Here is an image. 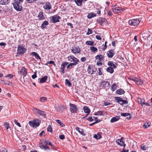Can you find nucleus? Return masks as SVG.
Segmentation results:
<instances>
[{"label":"nucleus","mask_w":152,"mask_h":152,"mask_svg":"<svg viewBox=\"0 0 152 152\" xmlns=\"http://www.w3.org/2000/svg\"><path fill=\"white\" fill-rule=\"evenodd\" d=\"M23 0H14L13 6L14 8L17 11H20L23 9L21 4L23 2Z\"/></svg>","instance_id":"nucleus-1"},{"label":"nucleus","mask_w":152,"mask_h":152,"mask_svg":"<svg viewBox=\"0 0 152 152\" xmlns=\"http://www.w3.org/2000/svg\"><path fill=\"white\" fill-rule=\"evenodd\" d=\"M67 58L68 61L72 64H73V65L74 66H76L80 62L79 60L73 55L69 56L67 57Z\"/></svg>","instance_id":"nucleus-2"},{"label":"nucleus","mask_w":152,"mask_h":152,"mask_svg":"<svg viewBox=\"0 0 152 152\" xmlns=\"http://www.w3.org/2000/svg\"><path fill=\"white\" fill-rule=\"evenodd\" d=\"M40 122L41 121L39 119H34L29 121L28 124L31 126L33 128H36L39 126Z\"/></svg>","instance_id":"nucleus-3"},{"label":"nucleus","mask_w":152,"mask_h":152,"mask_svg":"<svg viewBox=\"0 0 152 152\" xmlns=\"http://www.w3.org/2000/svg\"><path fill=\"white\" fill-rule=\"evenodd\" d=\"M26 49L24 48L22 45H18L17 49V54L20 55L21 56L25 53Z\"/></svg>","instance_id":"nucleus-4"},{"label":"nucleus","mask_w":152,"mask_h":152,"mask_svg":"<svg viewBox=\"0 0 152 152\" xmlns=\"http://www.w3.org/2000/svg\"><path fill=\"white\" fill-rule=\"evenodd\" d=\"M140 22L139 19H132L129 20V23L132 26H136L138 25Z\"/></svg>","instance_id":"nucleus-5"},{"label":"nucleus","mask_w":152,"mask_h":152,"mask_svg":"<svg viewBox=\"0 0 152 152\" xmlns=\"http://www.w3.org/2000/svg\"><path fill=\"white\" fill-rule=\"evenodd\" d=\"M112 10L113 12L115 14H119L122 13L124 10V9L120 7H112Z\"/></svg>","instance_id":"nucleus-6"},{"label":"nucleus","mask_w":152,"mask_h":152,"mask_svg":"<svg viewBox=\"0 0 152 152\" xmlns=\"http://www.w3.org/2000/svg\"><path fill=\"white\" fill-rule=\"evenodd\" d=\"M115 99L116 102L119 103L121 105H123L124 104L128 103V101L122 99V98L119 97H115Z\"/></svg>","instance_id":"nucleus-7"},{"label":"nucleus","mask_w":152,"mask_h":152,"mask_svg":"<svg viewBox=\"0 0 152 152\" xmlns=\"http://www.w3.org/2000/svg\"><path fill=\"white\" fill-rule=\"evenodd\" d=\"M69 106L70 107V110L71 113H77L78 109L75 104L70 103Z\"/></svg>","instance_id":"nucleus-8"},{"label":"nucleus","mask_w":152,"mask_h":152,"mask_svg":"<svg viewBox=\"0 0 152 152\" xmlns=\"http://www.w3.org/2000/svg\"><path fill=\"white\" fill-rule=\"evenodd\" d=\"M71 52L74 54L80 53L81 51L80 48L79 46L72 47Z\"/></svg>","instance_id":"nucleus-9"},{"label":"nucleus","mask_w":152,"mask_h":152,"mask_svg":"<svg viewBox=\"0 0 152 152\" xmlns=\"http://www.w3.org/2000/svg\"><path fill=\"white\" fill-rule=\"evenodd\" d=\"M131 80H133L137 85H142L143 84V81L140 78H130Z\"/></svg>","instance_id":"nucleus-10"},{"label":"nucleus","mask_w":152,"mask_h":152,"mask_svg":"<svg viewBox=\"0 0 152 152\" xmlns=\"http://www.w3.org/2000/svg\"><path fill=\"white\" fill-rule=\"evenodd\" d=\"M60 18V17L58 15H55L51 18V22L53 23L58 22L59 21V19Z\"/></svg>","instance_id":"nucleus-11"},{"label":"nucleus","mask_w":152,"mask_h":152,"mask_svg":"<svg viewBox=\"0 0 152 152\" xmlns=\"http://www.w3.org/2000/svg\"><path fill=\"white\" fill-rule=\"evenodd\" d=\"M100 85L102 87L105 88H109L110 85L109 82L104 81H102L100 83Z\"/></svg>","instance_id":"nucleus-12"},{"label":"nucleus","mask_w":152,"mask_h":152,"mask_svg":"<svg viewBox=\"0 0 152 152\" xmlns=\"http://www.w3.org/2000/svg\"><path fill=\"white\" fill-rule=\"evenodd\" d=\"M106 21V19L105 18L101 17L99 18L97 20V23L102 26H103L105 23Z\"/></svg>","instance_id":"nucleus-13"},{"label":"nucleus","mask_w":152,"mask_h":152,"mask_svg":"<svg viewBox=\"0 0 152 152\" xmlns=\"http://www.w3.org/2000/svg\"><path fill=\"white\" fill-rule=\"evenodd\" d=\"M20 73L23 75V77H25L27 74V69L23 67H22L20 71Z\"/></svg>","instance_id":"nucleus-14"},{"label":"nucleus","mask_w":152,"mask_h":152,"mask_svg":"<svg viewBox=\"0 0 152 152\" xmlns=\"http://www.w3.org/2000/svg\"><path fill=\"white\" fill-rule=\"evenodd\" d=\"M55 108L56 110L58 112H60L64 110L65 108V107L62 105L60 106L59 104H57L55 105Z\"/></svg>","instance_id":"nucleus-15"},{"label":"nucleus","mask_w":152,"mask_h":152,"mask_svg":"<svg viewBox=\"0 0 152 152\" xmlns=\"http://www.w3.org/2000/svg\"><path fill=\"white\" fill-rule=\"evenodd\" d=\"M116 142L118 145L121 146H125L126 144L124 143V142L123 141L122 137H121L120 140L118 139L116 140Z\"/></svg>","instance_id":"nucleus-16"},{"label":"nucleus","mask_w":152,"mask_h":152,"mask_svg":"<svg viewBox=\"0 0 152 152\" xmlns=\"http://www.w3.org/2000/svg\"><path fill=\"white\" fill-rule=\"evenodd\" d=\"M69 63L68 62H65L62 63L61 65V72L63 73H65V66L66 65Z\"/></svg>","instance_id":"nucleus-17"},{"label":"nucleus","mask_w":152,"mask_h":152,"mask_svg":"<svg viewBox=\"0 0 152 152\" xmlns=\"http://www.w3.org/2000/svg\"><path fill=\"white\" fill-rule=\"evenodd\" d=\"M38 17L39 19L40 20H43L45 19L44 15V13L42 11H40L39 12L38 15Z\"/></svg>","instance_id":"nucleus-18"},{"label":"nucleus","mask_w":152,"mask_h":152,"mask_svg":"<svg viewBox=\"0 0 152 152\" xmlns=\"http://www.w3.org/2000/svg\"><path fill=\"white\" fill-rule=\"evenodd\" d=\"M113 50H109L107 53V55L108 57L109 58H112L114 55V53L113 52Z\"/></svg>","instance_id":"nucleus-19"},{"label":"nucleus","mask_w":152,"mask_h":152,"mask_svg":"<svg viewBox=\"0 0 152 152\" xmlns=\"http://www.w3.org/2000/svg\"><path fill=\"white\" fill-rule=\"evenodd\" d=\"M121 116L124 117H126L129 116V117H127L126 118L127 119L129 120L131 118L132 116L131 115V114L130 113H121Z\"/></svg>","instance_id":"nucleus-20"},{"label":"nucleus","mask_w":152,"mask_h":152,"mask_svg":"<svg viewBox=\"0 0 152 152\" xmlns=\"http://www.w3.org/2000/svg\"><path fill=\"white\" fill-rule=\"evenodd\" d=\"M75 129L81 134L83 136L85 135L86 134L84 132L83 130V129H81L79 127H76L75 128Z\"/></svg>","instance_id":"nucleus-21"},{"label":"nucleus","mask_w":152,"mask_h":152,"mask_svg":"<svg viewBox=\"0 0 152 152\" xmlns=\"http://www.w3.org/2000/svg\"><path fill=\"white\" fill-rule=\"evenodd\" d=\"M51 5L49 2H47L45 6L43 7V8L45 10H50L51 8Z\"/></svg>","instance_id":"nucleus-22"},{"label":"nucleus","mask_w":152,"mask_h":152,"mask_svg":"<svg viewBox=\"0 0 152 152\" xmlns=\"http://www.w3.org/2000/svg\"><path fill=\"white\" fill-rule=\"evenodd\" d=\"M120 118V117L118 116H116L115 117H113L111 119L110 122L111 123H113L116 122L119 120Z\"/></svg>","instance_id":"nucleus-23"},{"label":"nucleus","mask_w":152,"mask_h":152,"mask_svg":"<svg viewBox=\"0 0 152 152\" xmlns=\"http://www.w3.org/2000/svg\"><path fill=\"white\" fill-rule=\"evenodd\" d=\"M87 71L88 72V73L89 74L92 75L93 73L94 72L93 70V67H92L90 65H89L88 67V69Z\"/></svg>","instance_id":"nucleus-24"},{"label":"nucleus","mask_w":152,"mask_h":152,"mask_svg":"<svg viewBox=\"0 0 152 152\" xmlns=\"http://www.w3.org/2000/svg\"><path fill=\"white\" fill-rule=\"evenodd\" d=\"M104 56L102 55H98L95 56L96 60H98L99 61H102L103 59Z\"/></svg>","instance_id":"nucleus-25"},{"label":"nucleus","mask_w":152,"mask_h":152,"mask_svg":"<svg viewBox=\"0 0 152 152\" xmlns=\"http://www.w3.org/2000/svg\"><path fill=\"white\" fill-rule=\"evenodd\" d=\"M96 16V14L93 12H91L88 13L87 15V18L88 19H91L93 17Z\"/></svg>","instance_id":"nucleus-26"},{"label":"nucleus","mask_w":152,"mask_h":152,"mask_svg":"<svg viewBox=\"0 0 152 152\" xmlns=\"http://www.w3.org/2000/svg\"><path fill=\"white\" fill-rule=\"evenodd\" d=\"M48 22L46 21H44L42 23L41 28L42 29L45 28H46V26L48 24Z\"/></svg>","instance_id":"nucleus-27"},{"label":"nucleus","mask_w":152,"mask_h":152,"mask_svg":"<svg viewBox=\"0 0 152 152\" xmlns=\"http://www.w3.org/2000/svg\"><path fill=\"white\" fill-rule=\"evenodd\" d=\"M124 91L121 88L117 90L116 91V94L119 95H122L124 94Z\"/></svg>","instance_id":"nucleus-28"},{"label":"nucleus","mask_w":152,"mask_h":152,"mask_svg":"<svg viewBox=\"0 0 152 152\" xmlns=\"http://www.w3.org/2000/svg\"><path fill=\"white\" fill-rule=\"evenodd\" d=\"M32 56H35V57H37L38 59L40 60H41V58L40 57L39 54L35 52H32L31 53Z\"/></svg>","instance_id":"nucleus-29"},{"label":"nucleus","mask_w":152,"mask_h":152,"mask_svg":"<svg viewBox=\"0 0 152 152\" xmlns=\"http://www.w3.org/2000/svg\"><path fill=\"white\" fill-rule=\"evenodd\" d=\"M83 110L85 113H90L91 112L90 110L88 107L85 106L83 108Z\"/></svg>","instance_id":"nucleus-30"},{"label":"nucleus","mask_w":152,"mask_h":152,"mask_svg":"<svg viewBox=\"0 0 152 152\" xmlns=\"http://www.w3.org/2000/svg\"><path fill=\"white\" fill-rule=\"evenodd\" d=\"M9 3L8 0H0V4L2 5H6Z\"/></svg>","instance_id":"nucleus-31"},{"label":"nucleus","mask_w":152,"mask_h":152,"mask_svg":"<svg viewBox=\"0 0 152 152\" xmlns=\"http://www.w3.org/2000/svg\"><path fill=\"white\" fill-rule=\"evenodd\" d=\"M47 78L48 77L46 76L41 78L40 79V83H42L45 82L47 80Z\"/></svg>","instance_id":"nucleus-32"},{"label":"nucleus","mask_w":152,"mask_h":152,"mask_svg":"<svg viewBox=\"0 0 152 152\" xmlns=\"http://www.w3.org/2000/svg\"><path fill=\"white\" fill-rule=\"evenodd\" d=\"M106 71L112 74L114 72V69L111 66L108 67L106 69Z\"/></svg>","instance_id":"nucleus-33"},{"label":"nucleus","mask_w":152,"mask_h":152,"mask_svg":"<svg viewBox=\"0 0 152 152\" xmlns=\"http://www.w3.org/2000/svg\"><path fill=\"white\" fill-rule=\"evenodd\" d=\"M117 88V85L115 83H114L112 86H111V90L113 91L115 90Z\"/></svg>","instance_id":"nucleus-34"},{"label":"nucleus","mask_w":152,"mask_h":152,"mask_svg":"<svg viewBox=\"0 0 152 152\" xmlns=\"http://www.w3.org/2000/svg\"><path fill=\"white\" fill-rule=\"evenodd\" d=\"M77 5L79 6H81L82 4V0H74Z\"/></svg>","instance_id":"nucleus-35"},{"label":"nucleus","mask_w":152,"mask_h":152,"mask_svg":"<svg viewBox=\"0 0 152 152\" xmlns=\"http://www.w3.org/2000/svg\"><path fill=\"white\" fill-rule=\"evenodd\" d=\"M38 114L44 117H45V112L44 111H42L40 110L38 112Z\"/></svg>","instance_id":"nucleus-36"},{"label":"nucleus","mask_w":152,"mask_h":152,"mask_svg":"<svg viewBox=\"0 0 152 152\" xmlns=\"http://www.w3.org/2000/svg\"><path fill=\"white\" fill-rule=\"evenodd\" d=\"M139 103L142 106H143V103L145 102L144 99L141 98H138V100Z\"/></svg>","instance_id":"nucleus-37"},{"label":"nucleus","mask_w":152,"mask_h":152,"mask_svg":"<svg viewBox=\"0 0 152 152\" xmlns=\"http://www.w3.org/2000/svg\"><path fill=\"white\" fill-rule=\"evenodd\" d=\"M90 49L91 51L93 52H96L98 51L97 49L94 46L91 47Z\"/></svg>","instance_id":"nucleus-38"},{"label":"nucleus","mask_w":152,"mask_h":152,"mask_svg":"<svg viewBox=\"0 0 152 152\" xmlns=\"http://www.w3.org/2000/svg\"><path fill=\"white\" fill-rule=\"evenodd\" d=\"M94 115H104V114H103V111H99L95 113Z\"/></svg>","instance_id":"nucleus-39"},{"label":"nucleus","mask_w":152,"mask_h":152,"mask_svg":"<svg viewBox=\"0 0 152 152\" xmlns=\"http://www.w3.org/2000/svg\"><path fill=\"white\" fill-rule=\"evenodd\" d=\"M94 137L98 140L101 139L102 138V136L99 134H95Z\"/></svg>","instance_id":"nucleus-40"},{"label":"nucleus","mask_w":152,"mask_h":152,"mask_svg":"<svg viewBox=\"0 0 152 152\" xmlns=\"http://www.w3.org/2000/svg\"><path fill=\"white\" fill-rule=\"evenodd\" d=\"M151 125L150 123H146L143 125L144 128L146 129L149 127Z\"/></svg>","instance_id":"nucleus-41"},{"label":"nucleus","mask_w":152,"mask_h":152,"mask_svg":"<svg viewBox=\"0 0 152 152\" xmlns=\"http://www.w3.org/2000/svg\"><path fill=\"white\" fill-rule=\"evenodd\" d=\"M86 44L88 45L93 46L94 45V42L92 41H87L86 42Z\"/></svg>","instance_id":"nucleus-42"},{"label":"nucleus","mask_w":152,"mask_h":152,"mask_svg":"<svg viewBox=\"0 0 152 152\" xmlns=\"http://www.w3.org/2000/svg\"><path fill=\"white\" fill-rule=\"evenodd\" d=\"M56 122L57 123L60 124V126L62 127H64L65 126V125L61 122L59 120H56Z\"/></svg>","instance_id":"nucleus-43"},{"label":"nucleus","mask_w":152,"mask_h":152,"mask_svg":"<svg viewBox=\"0 0 152 152\" xmlns=\"http://www.w3.org/2000/svg\"><path fill=\"white\" fill-rule=\"evenodd\" d=\"M65 83L68 86H71L72 85V84L70 83L69 80L68 79L65 80Z\"/></svg>","instance_id":"nucleus-44"},{"label":"nucleus","mask_w":152,"mask_h":152,"mask_svg":"<svg viewBox=\"0 0 152 152\" xmlns=\"http://www.w3.org/2000/svg\"><path fill=\"white\" fill-rule=\"evenodd\" d=\"M40 110H39L38 108H33V111L34 113L37 114H38V112Z\"/></svg>","instance_id":"nucleus-45"},{"label":"nucleus","mask_w":152,"mask_h":152,"mask_svg":"<svg viewBox=\"0 0 152 152\" xmlns=\"http://www.w3.org/2000/svg\"><path fill=\"white\" fill-rule=\"evenodd\" d=\"M44 142L46 143L47 144H48L50 145L52 147H54V145L53 144H52L51 142H49L48 141L45 140Z\"/></svg>","instance_id":"nucleus-46"},{"label":"nucleus","mask_w":152,"mask_h":152,"mask_svg":"<svg viewBox=\"0 0 152 152\" xmlns=\"http://www.w3.org/2000/svg\"><path fill=\"white\" fill-rule=\"evenodd\" d=\"M93 33L92 31L90 28H88V32L86 33V35H89L91 34H92Z\"/></svg>","instance_id":"nucleus-47"},{"label":"nucleus","mask_w":152,"mask_h":152,"mask_svg":"<svg viewBox=\"0 0 152 152\" xmlns=\"http://www.w3.org/2000/svg\"><path fill=\"white\" fill-rule=\"evenodd\" d=\"M141 148L143 150H146L147 149V148L146 146L144 145L143 144L141 145Z\"/></svg>","instance_id":"nucleus-48"},{"label":"nucleus","mask_w":152,"mask_h":152,"mask_svg":"<svg viewBox=\"0 0 152 152\" xmlns=\"http://www.w3.org/2000/svg\"><path fill=\"white\" fill-rule=\"evenodd\" d=\"M102 68H99L98 69V75H101L102 74Z\"/></svg>","instance_id":"nucleus-49"},{"label":"nucleus","mask_w":152,"mask_h":152,"mask_svg":"<svg viewBox=\"0 0 152 152\" xmlns=\"http://www.w3.org/2000/svg\"><path fill=\"white\" fill-rule=\"evenodd\" d=\"M47 131L48 132H52L53 131L52 128L49 125L47 129Z\"/></svg>","instance_id":"nucleus-50"},{"label":"nucleus","mask_w":152,"mask_h":152,"mask_svg":"<svg viewBox=\"0 0 152 152\" xmlns=\"http://www.w3.org/2000/svg\"><path fill=\"white\" fill-rule=\"evenodd\" d=\"M41 148L42 149H43L45 150L46 151L48 150L49 151H50V149L49 147L45 145L43 147H41Z\"/></svg>","instance_id":"nucleus-51"},{"label":"nucleus","mask_w":152,"mask_h":152,"mask_svg":"<svg viewBox=\"0 0 152 152\" xmlns=\"http://www.w3.org/2000/svg\"><path fill=\"white\" fill-rule=\"evenodd\" d=\"M73 64H72V63H69L67 66V68L69 69V68H71V67H73V66H74L73 65Z\"/></svg>","instance_id":"nucleus-52"},{"label":"nucleus","mask_w":152,"mask_h":152,"mask_svg":"<svg viewBox=\"0 0 152 152\" xmlns=\"http://www.w3.org/2000/svg\"><path fill=\"white\" fill-rule=\"evenodd\" d=\"M100 120L99 119V120H97L96 121H95V122H94L91 124H90L89 125L90 126H92L94 125L95 124H96V123H99V122H100Z\"/></svg>","instance_id":"nucleus-53"},{"label":"nucleus","mask_w":152,"mask_h":152,"mask_svg":"<svg viewBox=\"0 0 152 152\" xmlns=\"http://www.w3.org/2000/svg\"><path fill=\"white\" fill-rule=\"evenodd\" d=\"M46 98L44 97H41L40 98V100L41 102H44L46 101Z\"/></svg>","instance_id":"nucleus-54"},{"label":"nucleus","mask_w":152,"mask_h":152,"mask_svg":"<svg viewBox=\"0 0 152 152\" xmlns=\"http://www.w3.org/2000/svg\"><path fill=\"white\" fill-rule=\"evenodd\" d=\"M114 63L113 61H109L108 62L107 65L110 66H112L113 64H114Z\"/></svg>","instance_id":"nucleus-55"},{"label":"nucleus","mask_w":152,"mask_h":152,"mask_svg":"<svg viewBox=\"0 0 152 152\" xmlns=\"http://www.w3.org/2000/svg\"><path fill=\"white\" fill-rule=\"evenodd\" d=\"M37 72L36 71L35 72L34 74L32 75V77L33 79H34L37 77Z\"/></svg>","instance_id":"nucleus-56"},{"label":"nucleus","mask_w":152,"mask_h":152,"mask_svg":"<svg viewBox=\"0 0 152 152\" xmlns=\"http://www.w3.org/2000/svg\"><path fill=\"white\" fill-rule=\"evenodd\" d=\"M15 123L16 124L17 126H18L19 127H21V125L20 123L17 122V121L15 120L14 121Z\"/></svg>","instance_id":"nucleus-57"},{"label":"nucleus","mask_w":152,"mask_h":152,"mask_svg":"<svg viewBox=\"0 0 152 152\" xmlns=\"http://www.w3.org/2000/svg\"><path fill=\"white\" fill-rule=\"evenodd\" d=\"M13 75L12 74H9L6 76V77H8L10 78H12L13 77Z\"/></svg>","instance_id":"nucleus-58"},{"label":"nucleus","mask_w":152,"mask_h":152,"mask_svg":"<svg viewBox=\"0 0 152 152\" xmlns=\"http://www.w3.org/2000/svg\"><path fill=\"white\" fill-rule=\"evenodd\" d=\"M102 61H98L96 63V65L97 66H99V65H102Z\"/></svg>","instance_id":"nucleus-59"},{"label":"nucleus","mask_w":152,"mask_h":152,"mask_svg":"<svg viewBox=\"0 0 152 152\" xmlns=\"http://www.w3.org/2000/svg\"><path fill=\"white\" fill-rule=\"evenodd\" d=\"M106 11H107L108 15H109L110 16H112V12L108 10H106Z\"/></svg>","instance_id":"nucleus-60"},{"label":"nucleus","mask_w":152,"mask_h":152,"mask_svg":"<svg viewBox=\"0 0 152 152\" xmlns=\"http://www.w3.org/2000/svg\"><path fill=\"white\" fill-rule=\"evenodd\" d=\"M149 63L152 66V57H150L149 60Z\"/></svg>","instance_id":"nucleus-61"},{"label":"nucleus","mask_w":152,"mask_h":152,"mask_svg":"<svg viewBox=\"0 0 152 152\" xmlns=\"http://www.w3.org/2000/svg\"><path fill=\"white\" fill-rule=\"evenodd\" d=\"M59 138L61 140H63L65 138V137L63 134H61L59 136Z\"/></svg>","instance_id":"nucleus-62"},{"label":"nucleus","mask_w":152,"mask_h":152,"mask_svg":"<svg viewBox=\"0 0 152 152\" xmlns=\"http://www.w3.org/2000/svg\"><path fill=\"white\" fill-rule=\"evenodd\" d=\"M49 64H52L55 66H56V64L55 63V62L53 61H50L48 62Z\"/></svg>","instance_id":"nucleus-63"},{"label":"nucleus","mask_w":152,"mask_h":152,"mask_svg":"<svg viewBox=\"0 0 152 152\" xmlns=\"http://www.w3.org/2000/svg\"><path fill=\"white\" fill-rule=\"evenodd\" d=\"M86 120L89 121H91V122L93 121L94 120L93 119V118H92V117H90L89 118H87Z\"/></svg>","instance_id":"nucleus-64"}]
</instances>
